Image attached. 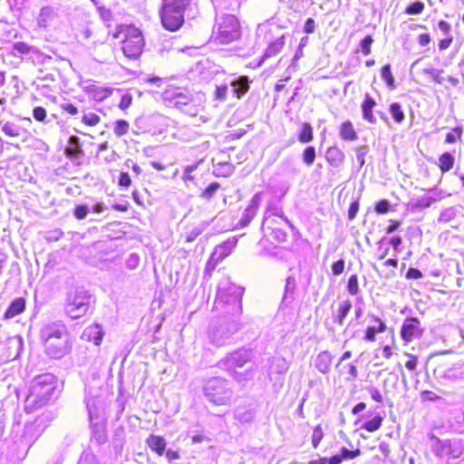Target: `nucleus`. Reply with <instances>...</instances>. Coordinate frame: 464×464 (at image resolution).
<instances>
[{
  "label": "nucleus",
  "mask_w": 464,
  "mask_h": 464,
  "mask_svg": "<svg viewBox=\"0 0 464 464\" xmlns=\"http://www.w3.org/2000/svg\"><path fill=\"white\" fill-rule=\"evenodd\" d=\"M340 452L343 459H352L361 455V450L358 448L354 450H348L343 447L340 450Z\"/></svg>",
  "instance_id": "44"
},
{
  "label": "nucleus",
  "mask_w": 464,
  "mask_h": 464,
  "mask_svg": "<svg viewBox=\"0 0 464 464\" xmlns=\"http://www.w3.org/2000/svg\"><path fill=\"white\" fill-rule=\"evenodd\" d=\"M383 420V416H382L381 414H376L372 419L363 422L361 425V429L368 432H375L382 427Z\"/></svg>",
  "instance_id": "24"
},
{
  "label": "nucleus",
  "mask_w": 464,
  "mask_h": 464,
  "mask_svg": "<svg viewBox=\"0 0 464 464\" xmlns=\"http://www.w3.org/2000/svg\"><path fill=\"white\" fill-rule=\"evenodd\" d=\"M132 96L129 93H126L121 97V101L119 103V108L122 111L128 109L132 103Z\"/></svg>",
  "instance_id": "53"
},
{
  "label": "nucleus",
  "mask_w": 464,
  "mask_h": 464,
  "mask_svg": "<svg viewBox=\"0 0 464 464\" xmlns=\"http://www.w3.org/2000/svg\"><path fill=\"white\" fill-rule=\"evenodd\" d=\"M352 309V302L349 299L343 300L339 303L335 314H333V323L338 325H343L344 319Z\"/></svg>",
  "instance_id": "16"
},
{
  "label": "nucleus",
  "mask_w": 464,
  "mask_h": 464,
  "mask_svg": "<svg viewBox=\"0 0 464 464\" xmlns=\"http://www.w3.org/2000/svg\"><path fill=\"white\" fill-rule=\"evenodd\" d=\"M374 209L378 214H385L390 210V203L387 199H381L375 203Z\"/></svg>",
  "instance_id": "47"
},
{
  "label": "nucleus",
  "mask_w": 464,
  "mask_h": 464,
  "mask_svg": "<svg viewBox=\"0 0 464 464\" xmlns=\"http://www.w3.org/2000/svg\"><path fill=\"white\" fill-rule=\"evenodd\" d=\"M344 270V261L343 259H339L333 263L332 271L334 275H341Z\"/></svg>",
  "instance_id": "56"
},
{
  "label": "nucleus",
  "mask_w": 464,
  "mask_h": 464,
  "mask_svg": "<svg viewBox=\"0 0 464 464\" xmlns=\"http://www.w3.org/2000/svg\"><path fill=\"white\" fill-rule=\"evenodd\" d=\"M314 140V129L309 122H303L298 133V140L301 143H309Z\"/></svg>",
  "instance_id": "27"
},
{
  "label": "nucleus",
  "mask_w": 464,
  "mask_h": 464,
  "mask_svg": "<svg viewBox=\"0 0 464 464\" xmlns=\"http://www.w3.org/2000/svg\"><path fill=\"white\" fill-rule=\"evenodd\" d=\"M442 72H443L442 70H436V69H433V68L426 69L425 70V73L430 75L432 80L436 83H441L442 82V81H443V78L441 77Z\"/></svg>",
  "instance_id": "51"
},
{
  "label": "nucleus",
  "mask_w": 464,
  "mask_h": 464,
  "mask_svg": "<svg viewBox=\"0 0 464 464\" xmlns=\"http://www.w3.org/2000/svg\"><path fill=\"white\" fill-rule=\"evenodd\" d=\"M424 7L425 5L422 2L415 1L406 6L405 13L408 14H420L423 12Z\"/></svg>",
  "instance_id": "38"
},
{
  "label": "nucleus",
  "mask_w": 464,
  "mask_h": 464,
  "mask_svg": "<svg viewBox=\"0 0 464 464\" xmlns=\"http://www.w3.org/2000/svg\"><path fill=\"white\" fill-rule=\"evenodd\" d=\"M359 208H360V201H359V198H356L355 200H353L349 208H348V219L349 220H353L355 218L358 211H359Z\"/></svg>",
  "instance_id": "49"
},
{
  "label": "nucleus",
  "mask_w": 464,
  "mask_h": 464,
  "mask_svg": "<svg viewBox=\"0 0 464 464\" xmlns=\"http://www.w3.org/2000/svg\"><path fill=\"white\" fill-rule=\"evenodd\" d=\"M324 437V433L322 426L320 424L316 425L314 428L313 434H312V445H313L314 449L318 448V446L320 445Z\"/></svg>",
  "instance_id": "34"
},
{
  "label": "nucleus",
  "mask_w": 464,
  "mask_h": 464,
  "mask_svg": "<svg viewBox=\"0 0 464 464\" xmlns=\"http://www.w3.org/2000/svg\"><path fill=\"white\" fill-rule=\"evenodd\" d=\"M79 464H99L97 457L94 453L85 450L82 453L79 459Z\"/></svg>",
  "instance_id": "37"
},
{
  "label": "nucleus",
  "mask_w": 464,
  "mask_h": 464,
  "mask_svg": "<svg viewBox=\"0 0 464 464\" xmlns=\"http://www.w3.org/2000/svg\"><path fill=\"white\" fill-rule=\"evenodd\" d=\"M217 264L218 259L215 258L214 255H212L206 264V272L208 274H211L215 270Z\"/></svg>",
  "instance_id": "60"
},
{
  "label": "nucleus",
  "mask_w": 464,
  "mask_h": 464,
  "mask_svg": "<svg viewBox=\"0 0 464 464\" xmlns=\"http://www.w3.org/2000/svg\"><path fill=\"white\" fill-rule=\"evenodd\" d=\"M205 394L212 402L218 405H225L228 401L227 391L224 383L217 379L207 383Z\"/></svg>",
  "instance_id": "7"
},
{
  "label": "nucleus",
  "mask_w": 464,
  "mask_h": 464,
  "mask_svg": "<svg viewBox=\"0 0 464 464\" xmlns=\"http://www.w3.org/2000/svg\"><path fill=\"white\" fill-rule=\"evenodd\" d=\"M146 444L150 450L159 456H162L166 450V440L162 436L160 435H150L146 440Z\"/></svg>",
  "instance_id": "15"
},
{
  "label": "nucleus",
  "mask_w": 464,
  "mask_h": 464,
  "mask_svg": "<svg viewBox=\"0 0 464 464\" xmlns=\"http://www.w3.org/2000/svg\"><path fill=\"white\" fill-rule=\"evenodd\" d=\"M285 45V38L284 36H281L275 41L271 42L267 48L266 49V52L264 53L265 58H269L272 56H275L281 53Z\"/></svg>",
  "instance_id": "25"
},
{
  "label": "nucleus",
  "mask_w": 464,
  "mask_h": 464,
  "mask_svg": "<svg viewBox=\"0 0 464 464\" xmlns=\"http://www.w3.org/2000/svg\"><path fill=\"white\" fill-rule=\"evenodd\" d=\"M420 397L423 401H434L440 398V395L432 391H423L420 393Z\"/></svg>",
  "instance_id": "55"
},
{
  "label": "nucleus",
  "mask_w": 464,
  "mask_h": 464,
  "mask_svg": "<svg viewBox=\"0 0 464 464\" xmlns=\"http://www.w3.org/2000/svg\"><path fill=\"white\" fill-rule=\"evenodd\" d=\"M381 74H382V77L385 80L387 86L390 89H394V87H395V81H394V77H393V75L392 73V70H391V65L390 64H385L384 66L382 67Z\"/></svg>",
  "instance_id": "33"
},
{
  "label": "nucleus",
  "mask_w": 464,
  "mask_h": 464,
  "mask_svg": "<svg viewBox=\"0 0 464 464\" xmlns=\"http://www.w3.org/2000/svg\"><path fill=\"white\" fill-rule=\"evenodd\" d=\"M220 188L218 182H212L201 191V197L206 199H210L214 193Z\"/></svg>",
  "instance_id": "41"
},
{
  "label": "nucleus",
  "mask_w": 464,
  "mask_h": 464,
  "mask_svg": "<svg viewBox=\"0 0 464 464\" xmlns=\"http://www.w3.org/2000/svg\"><path fill=\"white\" fill-rule=\"evenodd\" d=\"M100 121V116L93 112L84 114L82 118V122L88 127H94L98 125Z\"/></svg>",
  "instance_id": "36"
},
{
  "label": "nucleus",
  "mask_w": 464,
  "mask_h": 464,
  "mask_svg": "<svg viewBox=\"0 0 464 464\" xmlns=\"http://www.w3.org/2000/svg\"><path fill=\"white\" fill-rule=\"evenodd\" d=\"M333 365V357L327 352L320 353L315 359V367L321 372H328Z\"/></svg>",
  "instance_id": "21"
},
{
  "label": "nucleus",
  "mask_w": 464,
  "mask_h": 464,
  "mask_svg": "<svg viewBox=\"0 0 464 464\" xmlns=\"http://www.w3.org/2000/svg\"><path fill=\"white\" fill-rule=\"evenodd\" d=\"M69 145L65 149V153L71 158H75L82 152L81 146L79 143V138L72 136L69 140Z\"/></svg>",
  "instance_id": "28"
},
{
  "label": "nucleus",
  "mask_w": 464,
  "mask_h": 464,
  "mask_svg": "<svg viewBox=\"0 0 464 464\" xmlns=\"http://www.w3.org/2000/svg\"><path fill=\"white\" fill-rule=\"evenodd\" d=\"M340 375L343 376L348 381H353L357 376V367L353 363H346L339 362L337 364Z\"/></svg>",
  "instance_id": "23"
},
{
  "label": "nucleus",
  "mask_w": 464,
  "mask_h": 464,
  "mask_svg": "<svg viewBox=\"0 0 464 464\" xmlns=\"http://www.w3.org/2000/svg\"><path fill=\"white\" fill-rule=\"evenodd\" d=\"M14 49L22 54H26L30 53L31 46L24 42H17L14 44Z\"/></svg>",
  "instance_id": "54"
},
{
  "label": "nucleus",
  "mask_w": 464,
  "mask_h": 464,
  "mask_svg": "<svg viewBox=\"0 0 464 464\" xmlns=\"http://www.w3.org/2000/svg\"><path fill=\"white\" fill-rule=\"evenodd\" d=\"M118 185L120 187L129 188L131 185V179L128 172L121 171L120 173Z\"/></svg>",
  "instance_id": "52"
},
{
  "label": "nucleus",
  "mask_w": 464,
  "mask_h": 464,
  "mask_svg": "<svg viewBox=\"0 0 464 464\" xmlns=\"http://www.w3.org/2000/svg\"><path fill=\"white\" fill-rule=\"evenodd\" d=\"M88 213L89 208L86 205H77L73 209V215L79 220L84 219L87 217Z\"/></svg>",
  "instance_id": "46"
},
{
  "label": "nucleus",
  "mask_w": 464,
  "mask_h": 464,
  "mask_svg": "<svg viewBox=\"0 0 464 464\" xmlns=\"http://www.w3.org/2000/svg\"><path fill=\"white\" fill-rule=\"evenodd\" d=\"M92 296L89 292L82 287L72 291L66 300V313L73 319L84 315L91 304Z\"/></svg>",
  "instance_id": "3"
},
{
  "label": "nucleus",
  "mask_w": 464,
  "mask_h": 464,
  "mask_svg": "<svg viewBox=\"0 0 464 464\" xmlns=\"http://www.w3.org/2000/svg\"><path fill=\"white\" fill-rule=\"evenodd\" d=\"M371 321L374 324L369 325L365 330L364 339L369 342H374L376 340V334L383 333L386 331L387 326L385 323L377 315L372 314L370 316Z\"/></svg>",
  "instance_id": "11"
},
{
  "label": "nucleus",
  "mask_w": 464,
  "mask_h": 464,
  "mask_svg": "<svg viewBox=\"0 0 464 464\" xmlns=\"http://www.w3.org/2000/svg\"><path fill=\"white\" fill-rule=\"evenodd\" d=\"M120 39L121 49L125 57L136 60L140 57L145 47L142 32L133 25H120L115 33Z\"/></svg>",
  "instance_id": "1"
},
{
  "label": "nucleus",
  "mask_w": 464,
  "mask_h": 464,
  "mask_svg": "<svg viewBox=\"0 0 464 464\" xmlns=\"http://www.w3.org/2000/svg\"><path fill=\"white\" fill-rule=\"evenodd\" d=\"M373 43V39L372 35H366L363 37L360 42V47L362 50V53L364 55H369L372 53V44Z\"/></svg>",
  "instance_id": "39"
},
{
  "label": "nucleus",
  "mask_w": 464,
  "mask_h": 464,
  "mask_svg": "<svg viewBox=\"0 0 464 464\" xmlns=\"http://www.w3.org/2000/svg\"><path fill=\"white\" fill-rule=\"evenodd\" d=\"M401 222L399 220L390 219L385 228L386 233H392L399 228Z\"/></svg>",
  "instance_id": "62"
},
{
  "label": "nucleus",
  "mask_w": 464,
  "mask_h": 464,
  "mask_svg": "<svg viewBox=\"0 0 464 464\" xmlns=\"http://www.w3.org/2000/svg\"><path fill=\"white\" fill-rule=\"evenodd\" d=\"M129 122L125 120H118L114 123V133L118 137L125 135L129 131Z\"/></svg>",
  "instance_id": "35"
},
{
  "label": "nucleus",
  "mask_w": 464,
  "mask_h": 464,
  "mask_svg": "<svg viewBox=\"0 0 464 464\" xmlns=\"http://www.w3.org/2000/svg\"><path fill=\"white\" fill-rule=\"evenodd\" d=\"M83 336L87 341L99 345L103 337V332L98 324H93L85 329Z\"/></svg>",
  "instance_id": "22"
},
{
  "label": "nucleus",
  "mask_w": 464,
  "mask_h": 464,
  "mask_svg": "<svg viewBox=\"0 0 464 464\" xmlns=\"http://www.w3.org/2000/svg\"><path fill=\"white\" fill-rule=\"evenodd\" d=\"M61 108L70 115H76L78 113V108L72 103L62 104Z\"/></svg>",
  "instance_id": "61"
},
{
  "label": "nucleus",
  "mask_w": 464,
  "mask_h": 464,
  "mask_svg": "<svg viewBox=\"0 0 464 464\" xmlns=\"http://www.w3.org/2000/svg\"><path fill=\"white\" fill-rule=\"evenodd\" d=\"M454 156L450 152H443L439 157V169L442 173L449 172L454 166Z\"/></svg>",
  "instance_id": "26"
},
{
  "label": "nucleus",
  "mask_w": 464,
  "mask_h": 464,
  "mask_svg": "<svg viewBox=\"0 0 464 464\" xmlns=\"http://www.w3.org/2000/svg\"><path fill=\"white\" fill-rule=\"evenodd\" d=\"M227 94V85L220 84L217 85L214 92V99L216 101H225Z\"/></svg>",
  "instance_id": "42"
},
{
  "label": "nucleus",
  "mask_w": 464,
  "mask_h": 464,
  "mask_svg": "<svg viewBox=\"0 0 464 464\" xmlns=\"http://www.w3.org/2000/svg\"><path fill=\"white\" fill-rule=\"evenodd\" d=\"M325 160L328 164L337 167L344 160V154L337 146H331L326 150Z\"/></svg>",
  "instance_id": "17"
},
{
  "label": "nucleus",
  "mask_w": 464,
  "mask_h": 464,
  "mask_svg": "<svg viewBox=\"0 0 464 464\" xmlns=\"http://www.w3.org/2000/svg\"><path fill=\"white\" fill-rule=\"evenodd\" d=\"M56 387V380L52 374L39 376L34 384V391L38 396L50 397Z\"/></svg>",
  "instance_id": "9"
},
{
  "label": "nucleus",
  "mask_w": 464,
  "mask_h": 464,
  "mask_svg": "<svg viewBox=\"0 0 464 464\" xmlns=\"http://www.w3.org/2000/svg\"><path fill=\"white\" fill-rule=\"evenodd\" d=\"M463 134L462 126H456L446 135L445 142L448 144H453L457 141H460Z\"/></svg>",
  "instance_id": "29"
},
{
  "label": "nucleus",
  "mask_w": 464,
  "mask_h": 464,
  "mask_svg": "<svg viewBox=\"0 0 464 464\" xmlns=\"http://www.w3.org/2000/svg\"><path fill=\"white\" fill-rule=\"evenodd\" d=\"M340 139L343 141H355L358 139L357 131L350 120L341 122L338 128Z\"/></svg>",
  "instance_id": "12"
},
{
  "label": "nucleus",
  "mask_w": 464,
  "mask_h": 464,
  "mask_svg": "<svg viewBox=\"0 0 464 464\" xmlns=\"http://www.w3.org/2000/svg\"><path fill=\"white\" fill-rule=\"evenodd\" d=\"M376 105L375 100L369 94L365 95V98L362 103V117L367 121L372 123L375 121V117L372 111L373 107Z\"/></svg>",
  "instance_id": "19"
},
{
  "label": "nucleus",
  "mask_w": 464,
  "mask_h": 464,
  "mask_svg": "<svg viewBox=\"0 0 464 464\" xmlns=\"http://www.w3.org/2000/svg\"><path fill=\"white\" fill-rule=\"evenodd\" d=\"M347 290L352 295L359 293V283L357 275H352L348 278Z\"/></svg>",
  "instance_id": "40"
},
{
  "label": "nucleus",
  "mask_w": 464,
  "mask_h": 464,
  "mask_svg": "<svg viewBox=\"0 0 464 464\" xmlns=\"http://www.w3.org/2000/svg\"><path fill=\"white\" fill-rule=\"evenodd\" d=\"M248 361L249 356L246 351H236L227 357V362L231 369L243 367Z\"/></svg>",
  "instance_id": "18"
},
{
  "label": "nucleus",
  "mask_w": 464,
  "mask_h": 464,
  "mask_svg": "<svg viewBox=\"0 0 464 464\" xmlns=\"http://www.w3.org/2000/svg\"><path fill=\"white\" fill-rule=\"evenodd\" d=\"M250 80L246 75L239 76L231 82L233 92L237 99H241L250 88Z\"/></svg>",
  "instance_id": "14"
},
{
  "label": "nucleus",
  "mask_w": 464,
  "mask_h": 464,
  "mask_svg": "<svg viewBox=\"0 0 464 464\" xmlns=\"http://www.w3.org/2000/svg\"><path fill=\"white\" fill-rule=\"evenodd\" d=\"M160 17L161 24L166 30L176 32L184 24L185 12L161 4Z\"/></svg>",
  "instance_id": "5"
},
{
  "label": "nucleus",
  "mask_w": 464,
  "mask_h": 464,
  "mask_svg": "<svg viewBox=\"0 0 464 464\" xmlns=\"http://www.w3.org/2000/svg\"><path fill=\"white\" fill-rule=\"evenodd\" d=\"M431 41L430 35L428 33H422L418 37V42L420 45L426 46L428 45Z\"/></svg>",
  "instance_id": "63"
},
{
  "label": "nucleus",
  "mask_w": 464,
  "mask_h": 464,
  "mask_svg": "<svg viewBox=\"0 0 464 464\" xmlns=\"http://www.w3.org/2000/svg\"><path fill=\"white\" fill-rule=\"evenodd\" d=\"M390 111L393 120L397 123H401L405 119V114L401 109V104L398 102H392L390 104Z\"/></svg>",
  "instance_id": "32"
},
{
  "label": "nucleus",
  "mask_w": 464,
  "mask_h": 464,
  "mask_svg": "<svg viewBox=\"0 0 464 464\" xmlns=\"http://www.w3.org/2000/svg\"><path fill=\"white\" fill-rule=\"evenodd\" d=\"M423 334L420 321L417 317L406 318L401 328V337L406 343H411L416 338H420Z\"/></svg>",
  "instance_id": "8"
},
{
  "label": "nucleus",
  "mask_w": 464,
  "mask_h": 464,
  "mask_svg": "<svg viewBox=\"0 0 464 464\" xmlns=\"http://www.w3.org/2000/svg\"><path fill=\"white\" fill-rule=\"evenodd\" d=\"M53 345L60 350L59 353H53L48 347H44L46 353L55 359L63 357L72 349L70 336L68 335L59 339H53Z\"/></svg>",
  "instance_id": "10"
},
{
  "label": "nucleus",
  "mask_w": 464,
  "mask_h": 464,
  "mask_svg": "<svg viewBox=\"0 0 464 464\" xmlns=\"http://www.w3.org/2000/svg\"><path fill=\"white\" fill-rule=\"evenodd\" d=\"M87 93L92 96L95 101L101 102L108 98L111 94V90L107 87H102L95 84H91L86 89Z\"/></svg>",
  "instance_id": "20"
},
{
  "label": "nucleus",
  "mask_w": 464,
  "mask_h": 464,
  "mask_svg": "<svg viewBox=\"0 0 464 464\" xmlns=\"http://www.w3.org/2000/svg\"><path fill=\"white\" fill-rule=\"evenodd\" d=\"M315 30V23L313 18H307L304 22V31L305 34H313Z\"/></svg>",
  "instance_id": "59"
},
{
  "label": "nucleus",
  "mask_w": 464,
  "mask_h": 464,
  "mask_svg": "<svg viewBox=\"0 0 464 464\" xmlns=\"http://www.w3.org/2000/svg\"><path fill=\"white\" fill-rule=\"evenodd\" d=\"M68 335L66 326L62 323L48 324L41 331L44 346L48 347L53 353H59L60 351L53 345V339H59Z\"/></svg>",
  "instance_id": "6"
},
{
  "label": "nucleus",
  "mask_w": 464,
  "mask_h": 464,
  "mask_svg": "<svg viewBox=\"0 0 464 464\" xmlns=\"http://www.w3.org/2000/svg\"><path fill=\"white\" fill-rule=\"evenodd\" d=\"M214 39L219 44H229L241 37V27L234 14L223 15L213 33Z\"/></svg>",
  "instance_id": "2"
},
{
  "label": "nucleus",
  "mask_w": 464,
  "mask_h": 464,
  "mask_svg": "<svg viewBox=\"0 0 464 464\" xmlns=\"http://www.w3.org/2000/svg\"><path fill=\"white\" fill-rule=\"evenodd\" d=\"M405 355L408 358L405 362V367L411 372L416 371L419 362V356L408 353H406Z\"/></svg>",
  "instance_id": "43"
},
{
  "label": "nucleus",
  "mask_w": 464,
  "mask_h": 464,
  "mask_svg": "<svg viewBox=\"0 0 464 464\" xmlns=\"http://www.w3.org/2000/svg\"><path fill=\"white\" fill-rule=\"evenodd\" d=\"M199 165V162H195L191 165H188L185 168L182 179L184 181L193 179L192 172L195 171Z\"/></svg>",
  "instance_id": "50"
},
{
  "label": "nucleus",
  "mask_w": 464,
  "mask_h": 464,
  "mask_svg": "<svg viewBox=\"0 0 464 464\" xmlns=\"http://www.w3.org/2000/svg\"><path fill=\"white\" fill-rule=\"evenodd\" d=\"M161 99L166 106L181 109L192 102V95L185 88L169 85L163 91Z\"/></svg>",
  "instance_id": "4"
},
{
  "label": "nucleus",
  "mask_w": 464,
  "mask_h": 464,
  "mask_svg": "<svg viewBox=\"0 0 464 464\" xmlns=\"http://www.w3.org/2000/svg\"><path fill=\"white\" fill-rule=\"evenodd\" d=\"M33 116L36 121L43 122L45 121L47 113L44 107L36 106L33 110Z\"/></svg>",
  "instance_id": "48"
},
{
  "label": "nucleus",
  "mask_w": 464,
  "mask_h": 464,
  "mask_svg": "<svg viewBox=\"0 0 464 464\" xmlns=\"http://www.w3.org/2000/svg\"><path fill=\"white\" fill-rule=\"evenodd\" d=\"M422 277V273L414 267H410L406 273V278L411 279H420Z\"/></svg>",
  "instance_id": "57"
},
{
  "label": "nucleus",
  "mask_w": 464,
  "mask_h": 464,
  "mask_svg": "<svg viewBox=\"0 0 464 464\" xmlns=\"http://www.w3.org/2000/svg\"><path fill=\"white\" fill-rule=\"evenodd\" d=\"M372 399L376 402H382L383 397L381 392L375 387H370L368 389Z\"/></svg>",
  "instance_id": "58"
},
{
  "label": "nucleus",
  "mask_w": 464,
  "mask_h": 464,
  "mask_svg": "<svg viewBox=\"0 0 464 464\" xmlns=\"http://www.w3.org/2000/svg\"><path fill=\"white\" fill-rule=\"evenodd\" d=\"M316 157L315 148L314 146H307L304 148L302 153V159L305 165L311 166Z\"/></svg>",
  "instance_id": "31"
},
{
  "label": "nucleus",
  "mask_w": 464,
  "mask_h": 464,
  "mask_svg": "<svg viewBox=\"0 0 464 464\" xmlns=\"http://www.w3.org/2000/svg\"><path fill=\"white\" fill-rule=\"evenodd\" d=\"M3 131L5 135L8 137H18L19 136V130L18 128L14 124L10 122H6L3 126Z\"/></svg>",
  "instance_id": "45"
},
{
  "label": "nucleus",
  "mask_w": 464,
  "mask_h": 464,
  "mask_svg": "<svg viewBox=\"0 0 464 464\" xmlns=\"http://www.w3.org/2000/svg\"><path fill=\"white\" fill-rule=\"evenodd\" d=\"M25 307H26L25 299L24 297H17V298L14 299L10 303L8 307L6 308V310L4 314V318H5V319L13 318V317L24 313L25 310Z\"/></svg>",
  "instance_id": "13"
},
{
  "label": "nucleus",
  "mask_w": 464,
  "mask_h": 464,
  "mask_svg": "<svg viewBox=\"0 0 464 464\" xmlns=\"http://www.w3.org/2000/svg\"><path fill=\"white\" fill-rule=\"evenodd\" d=\"M191 0H162V5H168L172 8H177L186 12L190 6Z\"/></svg>",
  "instance_id": "30"
},
{
  "label": "nucleus",
  "mask_w": 464,
  "mask_h": 464,
  "mask_svg": "<svg viewBox=\"0 0 464 464\" xmlns=\"http://www.w3.org/2000/svg\"><path fill=\"white\" fill-rule=\"evenodd\" d=\"M452 42H453L452 36L441 39L439 42V49L440 51L448 49L450 46V44H452Z\"/></svg>",
  "instance_id": "64"
}]
</instances>
